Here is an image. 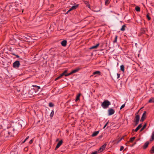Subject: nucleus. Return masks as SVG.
I'll return each instance as SVG.
<instances>
[{
  "label": "nucleus",
  "instance_id": "obj_1",
  "mask_svg": "<svg viewBox=\"0 0 154 154\" xmlns=\"http://www.w3.org/2000/svg\"><path fill=\"white\" fill-rule=\"evenodd\" d=\"M23 121L21 120H16L14 122H11L10 128L12 129L13 134H12L11 135H10V137H14V135L16 134L17 132L14 133L15 131L19 130L21 129L22 124H23Z\"/></svg>",
  "mask_w": 154,
  "mask_h": 154
},
{
  "label": "nucleus",
  "instance_id": "obj_2",
  "mask_svg": "<svg viewBox=\"0 0 154 154\" xmlns=\"http://www.w3.org/2000/svg\"><path fill=\"white\" fill-rule=\"evenodd\" d=\"M10 9L14 12H23V9L21 7V4L20 3V4H17L16 2L10 3Z\"/></svg>",
  "mask_w": 154,
  "mask_h": 154
},
{
  "label": "nucleus",
  "instance_id": "obj_3",
  "mask_svg": "<svg viewBox=\"0 0 154 154\" xmlns=\"http://www.w3.org/2000/svg\"><path fill=\"white\" fill-rule=\"evenodd\" d=\"M143 107H142L141 108H140L137 112V114L136 115V114H135V116L134 119V122H135V124L134 125V126H136L138 124L139 121L140 120V116L139 115L137 114L138 113L139 111Z\"/></svg>",
  "mask_w": 154,
  "mask_h": 154
},
{
  "label": "nucleus",
  "instance_id": "obj_4",
  "mask_svg": "<svg viewBox=\"0 0 154 154\" xmlns=\"http://www.w3.org/2000/svg\"><path fill=\"white\" fill-rule=\"evenodd\" d=\"M110 104V102L109 101L107 100H105L102 103L101 105L104 109H106Z\"/></svg>",
  "mask_w": 154,
  "mask_h": 154
},
{
  "label": "nucleus",
  "instance_id": "obj_5",
  "mask_svg": "<svg viewBox=\"0 0 154 154\" xmlns=\"http://www.w3.org/2000/svg\"><path fill=\"white\" fill-rule=\"evenodd\" d=\"M20 65V61L18 60H16L14 62L13 64V66L15 68H18Z\"/></svg>",
  "mask_w": 154,
  "mask_h": 154
},
{
  "label": "nucleus",
  "instance_id": "obj_6",
  "mask_svg": "<svg viewBox=\"0 0 154 154\" xmlns=\"http://www.w3.org/2000/svg\"><path fill=\"white\" fill-rule=\"evenodd\" d=\"M63 143V140H60L57 143V146L55 149V150H56Z\"/></svg>",
  "mask_w": 154,
  "mask_h": 154
},
{
  "label": "nucleus",
  "instance_id": "obj_7",
  "mask_svg": "<svg viewBox=\"0 0 154 154\" xmlns=\"http://www.w3.org/2000/svg\"><path fill=\"white\" fill-rule=\"evenodd\" d=\"M146 111L144 112L142 116L141 117V119L140 120V121L141 122H143L144 121L145 119L146 118Z\"/></svg>",
  "mask_w": 154,
  "mask_h": 154
},
{
  "label": "nucleus",
  "instance_id": "obj_8",
  "mask_svg": "<svg viewBox=\"0 0 154 154\" xmlns=\"http://www.w3.org/2000/svg\"><path fill=\"white\" fill-rule=\"evenodd\" d=\"M115 113L114 110L112 108H110L108 110V114L109 116L113 115Z\"/></svg>",
  "mask_w": 154,
  "mask_h": 154
},
{
  "label": "nucleus",
  "instance_id": "obj_9",
  "mask_svg": "<svg viewBox=\"0 0 154 154\" xmlns=\"http://www.w3.org/2000/svg\"><path fill=\"white\" fill-rule=\"evenodd\" d=\"M85 92V97L86 99H88L90 97V92L88 90H87Z\"/></svg>",
  "mask_w": 154,
  "mask_h": 154
},
{
  "label": "nucleus",
  "instance_id": "obj_10",
  "mask_svg": "<svg viewBox=\"0 0 154 154\" xmlns=\"http://www.w3.org/2000/svg\"><path fill=\"white\" fill-rule=\"evenodd\" d=\"M106 146V143H105L99 149V151H100V152H101L103 150H104L105 149Z\"/></svg>",
  "mask_w": 154,
  "mask_h": 154
},
{
  "label": "nucleus",
  "instance_id": "obj_11",
  "mask_svg": "<svg viewBox=\"0 0 154 154\" xmlns=\"http://www.w3.org/2000/svg\"><path fill=\"white\" fill-rule=\"evenodd\" d=\"M32 86L35 87V88H33L32 89V91H34L35 92H36V91H38V90L40 88V86H37V85H33Z\"/></svg>",
  "mask_w": 154,
  "mask_h": 154
},
{
  "label": "nucleus",
  "instance_id": "obj_12",
  "mask_svg": "<svg viewBox=\"0 0 154 154\" xmlns=\"http://www.w3.org/2000/svg\"><path fill=\"white\" fill-rule=\"evenodd\" d=\"M149 143V141L146 142L143 145V149H146L148 147Z\"/></svg>",
  "mask_w": 154,
  "mask_h": 154
},
{
  "label": "nucleus",
  "instance_id": "obj_13",
  "mask_svg": "<svg viewBox=\"0 0 154 154\" xmlns=\"http://www.w3.org/2000/svg\"><path fill=\"white\" fill-rule=\"evenodd\" d=\"M84 3L86 5V6L89 8H90L91 6L89 4V1H85V0H83Z\"/></svg>",
  "mask_w": 154,
  "mask_h": 154
},
{
  "label": "nucleus",
  "instance_id": "obj_14",
  "mask_svg": "<svg viewBox=\"0 0 154 154\" xmlns=\"http://www.w3.org/2000/svg\"><path fill=\"white\" fill-rule=\"evenodd\" d=\"M79 6V4H77L75 5L72 6L70 9L69 11H72L73 10L77 8Z\"/></svg>",
  "mask_w": 154,
  "mask_h": 154
},
{
  "label": "nucleus",
  "instance_id": "obj_15",
  "mask_svg": "<svg viewBox=\"0 0 154 154\" xmlns=\"http://www.w3.org/2000/svg\"><path fill=\"white\" fill-rule=\"evenodd\" d=\"M81 95V94L80 93H79L76 95V99L75 100V101L76 102H77L79 100H80V97Z\"/></svg>",
  "mask_w": 154,
  "mask_h": 154
},
{
  "label": "nucleus",
  "instance_id": "obj_16",
  "mask_svg": "<svg viewBox=\"0 0 154 154\" xmlns=\"http://www.w3.org/2000/svg\"><path fill=\"white\" fill-rule=\"evenodd\" d=\"M61 44L63 47L66 46L67 44V41L66 40L63 41L61 42Z\"/></svg>",
  "mask_w": 154,
  "mask_h": 154
},
{
  "label": "nucleus",
  "instance_id": "obj_17",
  "mask_svg": "<svg viewBox=\"0 0 154 154\" xmlns=\"http://www.w3.org/2000/svg\"><path fill=\"white\" fill-rule=\"evenodd\" d=\"M100 43H98L97 44L91 47L90 49H96L97 48L99 45Z\"/></svg>",
  "mask_w": 154,
  "mask_h": 154
},
{
  "label": "nucleus",
  "instance_id": "obj_18",
  "mask_svg": "<svg viewBox=\"0 0 154 154\" xmlns=\"http://www.w3.org/2000/svg\"><path fill=\"white\" fill-rule=\"evenodd\" d=\"M81 69V68L79 67H78L76 68H75V69L72 70V71L73 73H76L78 72L80 69Z\"/></svg>",
  "mask_w": 154,
  "mask_h": 154
},
{
  "label": "nucleus",
  "instance_id": "obj_19",
  "mask_svg": "<svg viewBox=\"0 0 154 154\" xmlns=\"http://www.w3.org/2000/svg\"><path fill=\"white\" fill-rule=\"evenodd\" d=\"M154 140V131L152 132L151 136V138L150 139V141H152Z\"/></svg>",
  "mask_w": 154,
  "mask_h": 154
},
{
  "label": "nucleus",
  "instance_id": "obj_20",
  "mask_svg": "<svg viewBox=\"0 0 154 154\" xmlns=\"http://www.w3.org/2000/svg\"><path fill=\"white\" fill-rule=\"evenodd\" d=\"M99 133V131H94L93 133V134H92L91 136L93 137H95V136H97L98 134Z\"/></svg>",
  "mask_w": 154,
  "mask_h": 154
},
{
  "label": "nucleus",
  "instance_id": "obj_21",
  "mask_svg": "<svg viewBox=\"0 0 154 154\" xmlns=\"http://www.w3.org/2000/svg\"><path fill=\"white\" fill-rule=\"evenodd\" d=\"M135 138H136L135 137H133L130 138L129 141H128L127 142V143H129V142L132 143V142H133V141H134V140L135 139Z\"/></svg>",
  "mask_w": 154,
  "mask_h": 154
},
{
  "label": "nucleus",
  "instance_id": "obj_22",
  "mask_svg": "<svg viewBox=\"0 0 154 154\" xmlns=\"http://www.w3.org/2000/svg\"><path fill=\"white\" fill-rule=\"evenodd\" d=\"M149 13H147L146 15V17L148 21H150L151 20V18L149 16Z\"/></svg>",
  "mask_w": 154,
  "mask_h": 154
},
{
  "label": "nucleus",
  "instance_id": "obj_23",
  "mask_svg": "<svg viewBox=\"0 0 154 154\" xmlns=\"http://www.w3.org/2000/svg\"><path fill=\"white\" fill-rule=\"evenodd\" d=\"M147 123H145L144 124L143 127H142V128H141V129L140 130V132L142 131H143L144 129L145 128H146V127L147 126Z\"/></svg>",
  "mask_w": 154,
  "mask_h": 154
},
{
  "label": "nucleus",
  "instance_id": "obj_24",
  "mask_svg": "<svg viewBox=\"0 0 154 154\" xmlns=\"http://www.w3.org/2000/svg\"><path fill=\"white\" fill-rule=\"evenodd\" d=\"M100 73H101V72L100 71H96L94 72L93 73V74L94 75H96V74H98L99 75H100Z\"/></svg>",
  "mask_w": 154,
  "mask_h": 154
},
{
  "label": "nucleus",
  "instance_id": "obj_25",
  "mask_svg": "<svg viewBox=\"0 0 154 154\" xmlns=\"http://www.w3.org/2000/svg\"><path fill=\"white\" fill-rule=\"evenodd\" d=\"M149 152L151 154H153L154 153V146L152 147L151 149L149 150Z\"/></svg>",
  "mask_w": 154,
  "mask_h": 154
},
{
  "label": "nucleus",
  "instance_id": "obj_26",
  "mask_svg": "<svg viewBox=\"0 0 154 154\" xmlns=\"http://www.w3.org/2000/svg\"><path fill=\"white\" fill-rule=\"evenodd\" d=\"M148 103H154V98L152 97L149 100Z\"/></svg>",
  "mask_w": 154,
  "mask_h": 154
},
{
  "label": "nucleus",
  "instance_id": "obj_27",
  "mask_svg": "<svg viewBox=\"0 0 154 154\" xmlns=\"http://www.w3.org/2000/svg\"><path fill=\"white\" fill-rule=\"evenodd\" d=\"M119 63L116 62H114L113 63V66L114 68H116V66L118 65Z\"/></svg>",
  "mask_w": 154,
  "mask_h": 154
},
{
  "label": "nucleus",
  "instance_id": "obj_28",
  "mask_svg": "<svg viewBox=\"0 0 154 154\" xmlns=\"http://www.w3.org/2000/svg\"><path fill=\"white\" fill-rule=\"evenodd\" d=\"M126 27V25L125 24L123 25L121 29L120 30L122 31H124L125 29V28Z\"/></svg>",
  "mask_w": 154,
  "mask_h": 154
},
{
  "label": "nucleus",
  "instance_id": "obj_29",
  "mask_svg": "<svg viewBox=\"0 0 154 154\" xmlns=\"http://www.w3.org/2000/svg\"><path fill=\"white\" fill-rule=\"evenodd\" d=\"M135 9L137 12H140V8L138 6H136L135 7Z\"/></svg>",
  "mask_w": 154,
  "mask_h": 154
},
{
  "label": "nucleus",
  "instance_id": "obj_30",
  "mask_svg": "<svg viewBox=\"0 0 154 154\" xmlns=\"http://www.w3.org/2000/svg\"><path fill=\"white\" fill-rule=\"evenodd\" d=\"M120 69L123 72H124L125 67H124V65H122L120 66Z\"/></svg>",
  "mask_w": 154,
  "mask_h": 154
},
{
  "label": "nucleus",
  "instance_id": "obj_31",
  "mask_svg": "<svg viewBox=\"0 0 154 154\" xmlns=\"http://www.w3.org/2000/svg\"><path fill=\"white\" fill-rule=\"evenodd\" d=\"M109 0H106L105 2V5L106 6L108 5L109 4Z\"/></svg>",
  "mask_w": 154,
  "mask_h": 154
},
{
  "label": "nucleus",
  "instance_id": "obj_32",
  "mask_svg": "<svg viewBox=\"0 0 154 154\" xmlns=\"http://www.w3.org/2000/svg\"><path fill=\"white\" fill-rule=\"evenodd\" d=\"M13 87L15 89V90H16V91H20V90L17 89V86H13Z\"/></svg>",
  "mask_w": 154,
  "mask_h": 154
},
{
  "label": "nucleus",
  "instance_id": "obj_33",
  "mask_svg": "<svg viewBox=\"0 0 154 154\" xmlns=\"http://www.w3.org/2000/svg\"><path fill=\"white\" fill-rule=\"evenodd\" d=\"M117 38H118V36L117 35H116L115 37V39L113 41V42L114 43H116L117 42Z\"/></svg>",
  "mask_w": 154,
  "mask_h": 154
},
{
  "label": "nucleus",
  "instance_id": "obj_34",
  "mask_svg": "<svg viewBox=\"0 0 154 154\" xmlns=\"http://www.w3.org/2000/svg\"><path fill=\"white\" fill-rule=\"evenodd\" d=\"M54 106V104L51 102H50L49 103V106L50 107H52Z\"/></svg>",
  "mask_w": 154,
  "mask_h": 154
},
{
  "label": "nucleus",
  "instance_id": "obj_35",
  "mask_svg": "<svg viewBox=\"0 0 154 154\" xmlns=\"http://www.w3.org/2000/svg\"><path fill=\"white\" fill-rule=\"evenodd\" d=\"M73 74L72 71L69 73H67L66 74V75H65V76H68L69 75H71Z\"/></svg>",
  "mask_w": 154,
  "mask_h": 154
},
{
  "label": "nucleus",
  "instance_id": "obj_36",
  "mask_svg": "<svg viewBox=\"0 0 154 154\" xmlns=\"http://www.w3.org/2000/svg\"><path fill=\"white\" fill-rule=\"evenodd\" d=\"M138 129L136 128L135 129H133L132 131V133H134V131L137 132L138 130Z\"/></svg>",
  "mask_w": 154,
  "mask_h": 154
},
{
  "label": "nucleus",
  "instance_id": "obj_37",
  "mask_svg": "<svg viewBox=\"0 0 154 154\" xmlns=\"http://www.w3.org/2000/svg\"><path fill=\"white\" fill-rule=\"evenodd\" d=\"M54 111L53 110H52V111L51 112L50 114V116L51 117H52L54 116Z\"/></svg>",
  "mask_w": 154,
  "mask_h": 154
},
{
  "label": "nucleus",
  "instance_id": "obj_38",
  "mask_svg": "<svg viewBox=\"0 0 154 154\" xmlns=\"http://www.w3.org/2000/svg\"><path fill=\"white\" fill-rule=\"evenodd\" d=\"M11 54L13 55H14L16 56L17 58H19L20 57V56L18 55L15 54L14 53H11Z\"/></svg>",
  "mask_w": 154,
  "mask_h": 154
},
{
  "label": "nucleus",
  "instance_id": "obj_39",
  "mask_svg": "<svg viewBox=\"0 0 154 154\" xmlns=\"http://www.w3.org/2000/svg\"><path fill=\"white\" fill-rule=\"evenodd\" d=\"M67 72V70H65L62 73L65 76V75H66L67 74H66V73Z\"/></svg>",
  "mask_w": 154,
  "mask_h": 154
},
{
  "label": "nucleus",
  "instance_id": "obj_40",
  "mask_svg": "<svg viewBox=\"0 0 154 154\" xmlns=\"http://www.w3.org/2000/svg\"><path fill=\"white\" fill-rule=\"evenodd\" d=\"M125 106V104H122L120 108V109H122V108H124Z\"/></svg>",
  "mask_w": 154,
  "mask_h": 154
},
{
  "label": "nucleus",
  "instance_id": "obj_41",
  "mask_svg": "<svg viewBox=\"0 0 154 154\" xmlns=\"http://www.w3.org/2000/svg\"><path fill=\"white\" fill-rule=\"evenodd\" d=\"M24 150L25 151H26V152H27L28 151V148L27 147H25L24 149Z\"/></svg>",
  "mask_w": 154,
  "mask_h": 154
},
{
  "label": "nucleus",
  "instance_id": "obj_42",
  "mask_svg": "<svg viewBox=\"0 0 154 154\" xmlns=\"http://www.w3.org/2000/svg\"><path fill=\"white\" fill-rule=\"evenodd\" d=\"M33 141V139H32L29 142V143L30 144H31L32 143Z\"/></svg>",
  "mask_w": 154,
  "mask_h": 154
},
{
  "label": "nucleus",
  "instance_id": "obj_43",
  "mask_svg": "<svg viewBox=\"0 0 154 154\" xmlns=\"http://www.w3.org/2000/svg\"><path fill=\"white\" fill-rule=\"evenodd\" d=\"M137 143L136 142H135L134 143L132 144V145H131L130 146L131 147H133Z\"/></svg>",
  "mask_w": 154,
  "mask_h": 154
},
{
  "label": "nucleus",
  "instance_id": "obj_44",
  "mask_svg": "<svg viewBox=\"0 0 154 154\" xmlns=\"http://www.w3.org/2000/svg\"><path fill=\"white\" fill-rule=\"evenodd\" d=\"M91 154H97V151L92 152Z\"/></svg>",
  "mask_w": 154,
  "mask_h": 154
},
{
  "label": "nucleus",
  "instance_id": "obj_45",
  "mask_svg": "<svg viewBox=\"0 0 154 154\" xmlns=\"http://www.w3.org/2000/svg\"><path fill=\"white\" fill-rule=\"evenodd\" d=\"M124 149V147L123 146H121L120 147V151H122Z\"/></svg>",
  "mask_w": 154,
  "mask_h": 154
},
{
  "label": "nucleus",
  "instance_id": "obj_46",
  "mask_svg": "<svg viewBox=\"0 0 154 154\" xmlns=\"http://www.w3.org/2000/svg\"><path fill=\"white\" fill-rule=\"evenodd\" d=\"M63 75H63V74L62 73L61 74H60V75L59 76V77H60V78H62Z\"/></svg>",
  "mask_w": 154,
  "mask_h": 154
},
{
  "label": "nucleus",
  "instance_id": "obj_47",
  "mask_svg": "<svg viewBox=\"0 0 154 154\" xmlns=\"http://www.w3.org/2000/svg\"><path fill=\"white\" fill-rule=\"evenodd\" d=\"M60 78V77L59 76L55 79V81H57Z\"/></svg>",
  "mask_w": 154,
  "mask_h": 154
},
{
  "label": "nucleus",
  "instance_id": "obj_48",
  "mask_svg": "<svg viewBox=\"0 0 154 154\" xmlns=\"http://www.w3.org/2000/svg\"><path fill=\"white\" fill-rule=\"evenodd\" d=\"M122 140L121 139H120L118 140L116 142V143L117 144H118Z\"/></svg>",
  "mask_w": 154,
  "mask_h": 154
},
{
  "label": "nucleus",
  "instance_id": "obj_49",
  "mask_svg": "<svg viewBox=\"0 0 154 154\" xmlns=\"http://www.w3.org/2000/svg\"><path fill=\"white\" fill-rule=\"evenodd\" d=\"M117 79H118V78H119V77H120V74L117 73Z\"/></svg>",
  "mask_w": 154,
  "mask_h": 154
},
{
  "label": "nucleus",
  "instance_id": "obj_50",
  "mask_svg": "<svg viewBox=\"0 0 154 154\" xmlns=\"http://www.w3.org/2000/svg\"><path fill=\"white\" fill-rule=\"evenodd\" d=\"M29 136H27L26 138L25 139V141H26V140L28 139H29Z\"/></svg>",
  "mask_w": 154,
  "mask_h": 154
},
{
  "label": "nucleus",
  "instance_id": "obj_51",
  "mask_svg": "<svg viewBox=\"0 0 154 154\" xmlns=\"http://www.w3.org/2000/svg\"><path fill=\"white\" fill-rule=\"evenodd\" d=\"M142 124H139V125H138V126L139 127H140V128H141V127H142Z\"/></svg>",
  "mask_w": 154,
  "mask_h": 154
},
{
  "label": "nucleus",
  "instance_id": "obj_52",
  "mask_svg": "<svg viewBox=\"0 0 154 154\" xmlns=\"http://www.w3.org/2000/svg\"><path fill=\"white\" fill-rule=\"evenodd\" d=\"M54 7V5H53V4H52V5H51V8H53Z\"/></svg>",
  "mask_w": 154,
  "mask_h": 154
},
{
  "label": "nucleus",
  "instance_id": "obj_53",
  "mask_svg": "<svg viewBox=\"0 0 154 154\" xmlns=\"http://www.w3.org/2000/svg\"><path fill=\"white\" fill-rule=\"evenodd\" d=\"M144 32H145V30H144V29H143V31L141 33H142V34H143V33H144Z\"/></svg>",
  "mask_w": 154,
  "mask_h": 154
},
{
  "label": "nucleus",
  "instance_id": "obj_54",
  "mask_svg": "<svg viewBox=\"0 0 154 154\" xmlns=\"http://www.w3.org/2000/svg\"><path fill=\"white\" fill-rule=\"evenodd\" d=\"M103 136L102 135H101L100 136L98 137L99 138H100L101 137H102Z\"/></svg>",
  "mask_w": 154,
  "mask_h": 154
},
{
  "label": "nucleus",
  "instance_id": "obj_55",
  "mask_svg": "<svg viewBox=\"0 0 154 154\" xmlns=\"http://www.w3.org/2000/svg\"><path fill=\"white\" fill-rule=\"evenodd\" d=\"M70 9L66 12V14H67L70 11H69Z\"/></svg>",
  "mask_w": 154,
  "mask_h": 154
},
{
  "label": "nucleus",
  "instance_id": "obj_56",
  "mask_svg": "<svg viewBox=\"0 0 154 154\" xmlns=\"http://www.w3.org/2000/svg\"><path fill=\"white\" fill-rule=\"evenodd\" d=\"M109 123V121H108L105 124V125L106 126H107V124H108V123Z\"/></svg>",
  "mask_w": 154,
  "mask_h": 154
},
{
  "label": "nucleus",
  "instance_id": "obj_57",
  "mask_svg": "<svg viewBox=\"0 0 154 154\" xmlns=\"http://www.w3.org/2000/svg\"><path fill=\"white\" fill-rule=\"evenodd\" d=\"M109 123V121H108L105 124V125L106 126H107V124H108V123Z\"/></svg>",
  "mask_w": 154,
  "mask_h": 154
},
{
  "label": "nucleus",
  "instance_id": "obj_58",
  "mask_svg": "<svg viewBox=\"0 0 154 154\" xmlns=\"http://www.w3.org/2000/svg\"><path fill=\"white\" fill-rule=\"evenodd\" d=\"M137 128L138 130H139L141 128L140 127H139L138 126L137 127Z\"/></svg>",
  "mask_w": 154,
  "mask_h": 154
},
{
  "label": "nucleus",
  "instance_id": "obj_59",
  "mask_svg": "<svg viewBox=\"0 0 154 154\" xmlns=\"http://www.w3.org/2000/svg\"><path fill=\"white\" fill-rule=\"evenodd\" d=\"M59 140V138H57L56 140V142H57V141H58Z\"/></svg>",
  "mask_w": 154,
  "mask_h": 154
},
{
  "label": "nucleus",
  "instance_id": "obj_60",
  "mask_svg": "<svg viewBox=\"0 0 154 154\" xmlns=\"http://www.w3.org/2000/svg\"><path fill=\"white\" fill-rule=\"evenodd\" d=\"M125 136H123L120 139L122 140V139L124 138V137Z\"/></svg>",
  "mask_w": 154,
  "mask_h": 154
},
{
  "label": "nucleus",
  "instance_id": "obj_61",
  "mask_svg": "<svg viewBox=\"0 0 154 154\" xmlns=\"http://www.w3.org/2000/svg\"><path fill=\"white\" fill-rule=\"evenodd\" d=\"M26 141H25V140H24L22 142V143H24Z\"/></svg>",
  "mask_w": 154,
  "mask_h": 154
},
{
  "label": "nucleus",
  "instance_id": "obj_62",
  "mask_svg": "<svg viewBox=\"0 0 154 154\" xmlns=\"http://www.w3.org/2000/svg\"><path fill=\"white\" fill-rule=\"evenodd\" d=\"M106 127V125H104V126L103 127V128L104 129V128H105Z\"/></svg>",
  "mask_w": 154,
  "mask_h": 154
},
{
  "label": "nucleus",
  "instance_id": "obj_63",
  "mask_svg": "<svg viewBox=\"0 0 154 154\" xmlns=\"http://www.w3.org/2000/svg\"><path fill=\"white\" fill-rule=\"evenodd\" d=\"M13 39L15 41H16V40L15 39H14V38H13Z\"/></svg>",
  "mask_w": 154,
  "mask_h": 154
},
{
  "label": "nucleus",
  "instance_id": "obj_64",
  "mask_svg": "<svg viewBox=\"0 0 154 154\" xmlns=\"http://www.w3.org/2000/svg\"><path fill=\"white\" fill-rule=\"evenodd\" d=\"M116 141V140H113V141H114H114Z\"/></svg>",
  "mask_w": 154,
  "mask_h": 154
}]
</instances>
